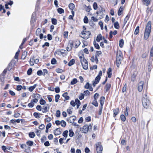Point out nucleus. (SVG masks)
<instances>
[{"label": "nucleus", "instance_id": "1", "mask_svg": "<svg viewBox=\"0 0 153 153\" xmlns=\"http://www.w3.org/2000/svg\"><path fill=\"white\" fill-rule=\"evenodd\" d=\"M151 22H149L146 26L144 34V39L145 40H147L151 32Z\"/></svg>", "mask_w": 153, "mask_h": 153}, {"label": "nucleus", "instance_id": "2", "mask_svg": "<svg viewBox=\"0 0 153 153\" xmlns=\"http://www.w3.org/2000/svg\"><path fill=\"white\" fill-rule=\"evenodd\" d=\"M79 58L83 68L85 70H87L88 68L87 61L83 56H79Z\"/></svg>", "mask_w": 153, "mask_h": 153}, {"label": "nucleus", "instance_id": "3", "mask_svg": "<svg viewBox=\"0 0 153 153\" xmlns=\"http://www.w3.org/2000/svg\"><path fill=\"white\" fill-rule=\"evenodd\" d=\"M105 10L101 7L100 10L97 11L96 13L97 16L98 17L99 19H102L105 16Z\"/></svg>", "mask_w": 153, "mask_h": 153}, {"label": "nucleus", "instance_id": "4", "mask_svg": "<svg viewBox=\"0 0 153 153\" xmlns=\"http://www.w3.org/2000/svg\"><path fill=\"white\" fill-rule=\"evenodd\" d=\"M92 126L91 124L85 125H84L81 130V131L83 133H86L88 131L91 129Z\"/></svg>", "mask_w": 153, "mask_h": 153}, {"label": "nucleus", "instance_id": "5", "mask_svg": "<svg viewBox=\"0 0 153 153\" xmlns=\"http://www.w3.org/2000/svg\"><path fill=\"white\" fill-rule=\"evenodd\" d=\"M142 103L143 106L145 108H147L150 104L149 100L144 97L142 98Z\"/></svg>", "mask_w": 153, "mask_h": 153}, {"label": "nucleus", "instance_id": "6", "mask_svg": "<svg viewBox=\"0 0 153 153\" xmlns=\"http://www.w3.org/2000/svg\"><path fill=\"white\" fill-rule=\"evenodd\" d=\"M95 146L97 153H102L103 150L102 146L100 143H97Z\"/></svg>", "mask_w": 153, "mask_h": 153}, {"label": "nucleus", "instance_id": "7", "mask_svg": "<svg viewBox=\"0 0 153 153\" xmlns=\"http://www.w3.org/2000/svg\"><path fill=\"white\" fill-rule=\"evenodd\" d=\"M91 33L90 31L83 30L82 32V37L85 39H87L89 37Z\"/></svg>", "mask_w": 153, "mask_h": 153}, {"label": "nucleus", "instance_id": "8", "mask_svg": "<svg viewBox=\"0 0 153 153\" xmlns=\"http://www.w3.org/2000/svg\"><path fill=\"white\" fill-rule=\"evenodd\" d=\"M49 106L48 104H46L44 105L42 108V112L43 113L48 112L49 109Z\"/></svg>", "mask_w": 153, "mask_h": 153}, {"label": "nucleus", "instance_id": "9", "mask_svg": "<svg viewBox=\"0 0 153 153\" xmlns=\"http://www.w3.org/2000/svg\"><path fill=\"white\" fill-rule=\"evenodd\" d=\"M144 82H140L138 84V90L139 92H141L143 88Z\"/></svg>", "mask_w": 153, "mask_h": 153}, {"label": "nucleus", "instance_id": "10", "mask_svg": "<svg viewBox=\"0 0 153 153\" xmlns=\"http://www.w3.org/2000/svg\"><path fill=\"white\" fill-rule=\"evenodd\" d=\"M100 78V77H99V76H96L95 80L93 81V86H95L96 84H97L99 82Z\"/></svg>", "mask_w": 153, "mask_h": 153}, {"label": "nucleus", "instance_id": "11", "mask_svg": "<svg viewBox=\"0 0 153 153\" xmlns=\"http://www.w3.org/2000/svg\"><path fill=\"white\" fill-rule=\"evenodd\" d=\"M55 135H58L61 134V132L59 128H57L53 132Z\"/></svg>", "mask_w": 153, "mask_h": 153}, {"label": "nucleus", "instance_id": "12", "mask_svg": "<svg viewBox=\"0 0 153 153\" xmlns=\"http://www.w3.org/2000/svg\"><path fill=\"white\" fill-rule=\"evenodd\" d=\"M91 61L93 62H95L96 64L98 63V60L97 57L95 56V57L93 56L91 57Z\"/></svg>", "mask_w": 153, "mask_h": 153}, {"label": "nucleus", "instance_id": "13", "mask_svg": "<svg viewBox=\"0 0 153 153\" xmlns=\"http://www.w3.org/2000/svg\"><path fill=\"white\" fill-rule=\"evenodd\" d=\"M117 33V30H115L114 32L112 31H111L109 33V37L110 38H112L113 36L112 34L114 35H116Z\"/></svg>", "mask_w": 153, "mask_h": 153}, {"label": "nucleus", "instance_id": "14", "mask_svg": "<svg viewBox=\"0 0 153 153\" xmlns=\"http://www.w3.org/2000/svg\"><path fill=\"white\" fill-rule=\"evenodd\" d=\"M105 99V98L104 97H101L100 101V103L101 105L100 106H103L104 103Z\"/></svg>", "mask_w": 153, "mask_h": 153}, {"label": "nucleus", "instance_id": "15", "mask_svg": "<svg viewBox=\"0 0 153 153\" xmlns=\"http://www.w3.org/2000/svg\"><path fill=\"white\" fill-rule=\"evenodd\" d=\"M62 96L65 98V100H68L70 98L69 97L68 95V93L67 92L63 94Z\"/></svg>", "mask_w": 153, "mask_h": 153}, {"label": "nucleus", "instance_id": "16", "mask_svg": "<svg viewBox=\"0 0 153 153\" xmlns=\"http://www.w3.org/2000/svg\"><path fill=\"white\" fill-rule=\"evenodd\" d=\"M114 111V117H115L116 115L119 113V108H117L115 109H114L113 111Z\"/></svg>", "mask_w": 153, "mask_h": 153}, {"label": "nucleus", "instance_id": "17", "mask_svg": "<svg viewBox=\"0 0 153 153\" xmlns=\"http://www.w3.org/2000/svg\"><path fill=\"white\" fill-rule=\"evenodd\" d=\"M37 86V84H34L33 86H30L29 88V90L30 92H32Z\"/></svg>", "mask_w": 153, "mask_h": 153}, {"label": "nucleus", "instance_id": "18", "mask_svg": "<svg viewBox=\"0 0 153 153\" xmlns=\"http://www.w3.org/2000/svg\"><path fill=\"white\" fill-rule=\"evenodd\" d=\"M75 104L77 105V108H79V106L81 105V102L78 99H76L75 100Z\"/></svg>", "mask_w": 153, "mask_h": 153}, {"label": "nucleus", "instance_id": "19", "mask_svg": "<svg viewBox=\"0 0 153 153\" xmlns=\"http://www.w3.org/2000/svg\"><path fill=\"white\" fill-rule=\"evenodd\" d=\"M107 74L108 75V76L109 78H111V68H109L108 69V71H107Z\"/></svg>", "mask_w": 153, "mask_h": 153}, {"label": "nucleus", "instance_id": "20", "mask_svg": "<svg viewBox=\"0 0 153 153\" xmlns=\"http://www.w3.org/2000/svg\"><path fill=\"white\" fill-rule=\"evenodd\" d=\"M27 52L26 51H24L23 53V54L21 56V58L22 59H24L26 56H27Z\"/></svg>", "mask_w": 153, "mask_h": 153}, {"label": "nucleus", "instance_id": "21", "mask_svg": "<svg viewBox=\"0 0 153 153\" xmlns=\"http://www.w3.org/2000/svg\"><path fill=\"white\" fill-rule=\"evenodd\" d=\"M122 59H120L118 57H117L116 59V65L118 67L119 65L121 63V61Z\"/></svg>", "mask_w": 153, "mask_h": 153}, {"label": "nucleus", "instance_id": "22", "mask_svg": "<svg viewBox=\"0 0 153 153\" xmlns=\"http://www.w3.org/2000/svg\"><path fill=\"white\" fill-rule=\"evenodd\" d=\"M102 40V37L101 34H99L97 36L96 40L99 42L101 40Z\"/></svg>", "mask_w": 153, "mask_h": 153}, {"label": "nucleus", "instance_id": "23", "mask_svg": "<svg viewBox=\"0 0 153 153\" xmlns=\"http://www.w3.org/2000/svg\"><path fill=\"white\" fill-rule=\"evenodd\" d=\"M114 27L115 28L118 29L120 28V25L118 22H116L114 24Z\"/></svg>", "mask_w": 153, "mask_h": 153}, {"label": "nucleus", "instance_id": "24", "mask_svg": "<svg viewBox=\"0 0 153 153\" xmlns=\"http://www.w3.org/2000/svg\"><path fill=\"white\" fill-rule=\"evenodd\" d=\"M75 62V60L72 59L69 62L68 64V65L69 66H70L74 64Z\"/></svg>", "mask_w": 153, "mask_h": 153}, {"label": "nucleus", "instance_id": "25", "mask_svg": "<svg viewBox=\"0 0 153 153\" xmlns=\"http://www.w3.org/2000/svg\"><path fill=\"white\" fill-rule=\"evenodd\" d=\"M68 6L69 8L71 10H73L75 7L74 4L72 3L70 4Z\"/></svg>", "mask_w": 153, "mask_h": 153}, {"label": "nucleus", "instance_id": "26", "mask_svg": "<svg viewBox=\"0 0 153 153\" xmlns=\"http://www.w3.org/2000/svg\"><path fill=\"white\" fill-rule=\"evenodd\" d=\"M123 44H124L123 40V39H120L119 41V46L120 48H122L123 46Z\"/></svg>", "mask_w": 153, "mask_h": 153}, {"label": "nucleus", "instance_id": "27", "mask_svg": "<svg viewBox=\"0 0 153 153\" xmlns=\"http://www.w3.org/2000/svg\"><path fill=\"white\" fill-rule=\"evenodd\" d=\"M111 87V85L110 83H107L105 85V90L107 91H108Z\"/></svg>", "mask_w": 153, "mask_h": 153}, {"label": "nucleus", "instance_id": "28", "mask_svg": "<svg viewBox=\"0 0 153 153\" xmlns=\"http://www.w3.org/2000/svg\"><path fill=\"white\" fill-rule=\"evenodd\" d=\"M77 80L76 79V78H74L71 81V84L72 85H74L76 83H77Z\"/></svg>", "mask_w": 153, "mask_h": 153}, {"label": "nucleus", "instance_id": "29", "mask_svg": "<svg viewBox=\"0 0 153 153\" xmlns=\"http://www.w3.org/2000/svg\"><path fill=\"white\" fill-rule=\"evenodd\" d=\"M94 45L95 48H96L97 49H100V47L99 44L98 43H97L96 41H94Z\"/></svg>", "mask_w": 153, "mask_h": 153}, {"label": "nucleus", "instance_id": "30", "mask_svg": "<svg viewBox=\"0 0 153 153\" xmlns=\"http://www.w3.org/2000/svg\"><path fill=\"white\" fill-rule=\"evenodd\" d=\"M35 63V59L34 58H32L30 59V65H33Z\"/></svg>", "mask_w": 153, "mask_h": 153}, {"label": "nucleus", "instance_id": "31", "mask_svg": "<svg viewBox=\"0 0 153 153\" xmlns=\"http://www.w3.org/2000/svg\"><path fill=\"white\" fill-rule=\"evenodd\" d=\"M41 32V30L40 28H38L36 30V34L37 36H38Z\"/></svg>", "mask_w": 153, "mask_h": 153}, {"label": "nucleus", "instance_id": "32", "mask_svg": "<svg viewBox=\"0 0 153 153\" xmlns=\"http://www.w3.org/2000/svg\"><path fill=\"white\" fill-rule=\"evenodd\" d=\"M122 54L120 51L117 52V57H118L119 58H120V59H122Z\"/></svg>", "mask_w": 153, "mask_h": 153}, {"label": "nucleus", "instance_id": "33", "mask_svg": "<svg viewBox=\"0 0 153 153\" xmlns=\"http://www.w3.org/2000/svg\"><path fill=\"white\" fill-rule=\"evenodd\" d=\"M121 120L123 121L124 122L126 120L125 116L123 114H122L120 116Z\"/></svg>", "mask_w": 153, "mask_h": 153}, {"label": "nucleus", "instance_id": "34", "mask_svg": "<svg viewBox=\"0 0 153 153\" xmlns=\"http://www.w3.org/2000/svg\"><path fill=\"white\" fill-rule=\"evenodd\" d=\"M40 104L41 105H44L46 103V101L42 98H41L40 100Z\"/></svg>", "mask_w": 153, "mask_h": 153}, {"label": "nucleus", "instance_id": "35", "mask_svg": "<svg viewBox=\"0 0 153 153\" xmlns=\"http://www.w3.org/2000/svg\"><path fill=\"white\" fill-rule=\"evenodd\" d=\"M102 55V52L100 51H96V54L95 55L97 57L98 56H101Z\"/></svg>", "mask_w": 153, "mask_h": 153}, {"label": "nucleus", "instance_id": "36", "mask_svg": "<svg viewBox=\"0 0 153 153\" xmlns=\"http://www.w3.org/2000/svg\"><path fill=\"white\" fill-rule=\"evenodd\" d=\"M123 10V8L121 7H120L119 10L118 11L117 14L118 15L120 16L122 14V12Z\"/></svg>", "mask_w": 153, "mask_h": 153}, {"label": "nucleus", "instance_id": "37", "mask_svg": "<svg viewBox=\"0 0 153 153\" xmlns=\"http://www.w3.org/2000/svg\"><path fill=\"white\" fill-rule=\"evenodd\" d=\"M90 94V92L88 90L85 91H84V94L85 96H89Z\"/></svg>", "mask_w": 153, "mask_h": 153}, {"label": "nucleus", "instance_id": "38", "mask_svg": "<svg viewBox=\"0 0 153 153\" xmlns=\"http://www.w3.org/2000/svg\"><path fill=\"white\" fill-rule=\"evenodd\" d=\"M57 11L60 14H62L64 12V10L62 8H59L57 9Z\"/></svg>", "mask_w": 153, "mask_h": 153}, {"label": "nucleus", "instance_id": "39", "mask_svg": "<svg viewBox=\"0 0 153 153\" xmlns=\"http://www.w3.org/2000/svg\"><path fill=\"white\" fill-rule=\"evenodd\" d=\"M27 144L30 146H32L33 145V142L32 141H28L27 142Z\"/></svg>", "mask_w": 153, "mask_h": 153}, {"label": "nucleus", "instance_id": "40", "mask_svg": "<svg viewBox=\"0 0 153 153\" xmlns=\"http://www.w3.org/2000/svg\"><path fill=\"white\" fill-rule=\"evenodd\" d=\"M51 22L53 25H56L57 24V20L55 19L52 18L51 19Z\"/></svg>", "mask_w": 153, "mask_h": 153}, {"label": "nucleus", "instance_id": "41", "mask_svg": "<svg viewBox=\"0 0 153 153\" xmlns=\"http://www.w3.org/2000/svg\"><path fill=\"white\" fill-rule=\"evenodd\" d=\"M139 26H137L135 29V30L134 31V34H135V35H137V34H138V33H139Z\"/></svg>", "mask_w": 153, "mask_h": 153}, {"label": "nucleus", "instance_id": "42", "mask_svg": "<svg viewBox=\"0 0 153 153\" xmlns=\"http://www.w3.org/2000/svg\"><path fill=\"white\" fill-rule=\"evenodd\" d=\"M68 131L67 130H66L64 131L62 135L63 136L66 138L68 137Z\"/></svg>", "mask_w": 153, "mask_h": 153}, {"label": "nucleus", "instance_id": "43", "mask_svg": "<svg viewBox=\"0 0 153 153\" xmlns=\"http://www.w3.org/2000/svg\"><path fill=\"white\" fill-rule=\"evenodd\" d=\"M103 108V106H100L99 108L98 111V114L99 115H101L102 113V110Z\"/></svg>", "mask_w": 153, "mask_h": 153}, {"label": "nucleus", "instance_id": "44", "mask_svg": "<svg viewBox=\"0 0 153 153\" xmlns=\"http://www.w3.org/2000/svg\"><path fill=\"white\" fill-rule=\"evenodd\" d=\"M84 94L83 93H81L79 96V99L81 100L84 98Z\"/></svg>", "mask_w": 153, "mask_h": 153}, {"label": "nucleus", "instance_id": "45", "mask_svg": "<svg viewBox=\"0 0 153 153\" xmlns=\"http://www.w3.org/2000/svg\"><path fill=\"white\" fill-rule=\"evenodd\" d=\"M66 123L64 121L62 120L61 121V126L63 127H65L66 126Z\"/></svg>", "mask_w": 153, "mask_h": 153}, {"label": "nucleus", "instance_id": "46", "mask_svg": "<svg viewBox=\"0 0 153 153\" xmlns=\"http://www.w3.org/2000/svg\"><path fill=\"white\" fill-rule=\"evenodd\" d=\"M86 7L85 8V10L87 12H89L91 10V7L90 6H85Z\"/></svg>", "mask_w": 153, "mask_h": 153}, {"label": "nucleus", "instance_id": "47", "mask_svg": "<svg viewBox=\"0 0 153 153\" xmlns=\"http://www.w3.org/2000/svg\"><path fill=\"white\" fill-rule=\"evenodd\" d=\"M96 100H94L92 102V104L94 105L96 107H97L98 106V103Z\"/></svg>", "mask_w": 153, "mask_h": 153}, {"label": "nucleus", "instance_id": "48", "mask_svg": "<svg viewBox=\"0 0 153 153\" xmlns=\"http://www.w3.org/2000/svg\"><path fill=\"white\" fill-rule=\"evenodd\" d=\"M93 6L94 9L95 10H96L98 8L97 4V3L95 2L93 3Z\"/></svg>", "mask_w": 153, "mask_h": 153}, {"label": "nucleus", "instance_id": "49", "mask_svg": "<svg viewBox=\"0 0 153 153\" xmlns=\"http://www.w3.org/2000/svg\"><path fill=\"white\" fill-rule=\"evenodd\" d=\"M29 136L31 138H33L35 136V134L33 132L29 133Z\"/></svg>", "mask_w": 153, "mask_h": 153}, {"label": "nucleus", "instance_id": "50", "mask_svg": "<svg viewBox=\"0 0 153 153\" xmlns=\"http://www.w3.org/2000/svg\"><path fill=\"white\" fill-rule=\"evenodd\" d=\"M19 52H20V50H18V51L16 53V54L15 56V59H18V56L19 54Z\"/></svg>", "mask_w": 153, "mask_h": 153}, {"label": "nucleus", "instance_id": "51", "mask_svg": "<svg viewBox=\"0 0 153 153\" xmlns=\"http://www.w3.org/2000/svg\"><path fill=\"white\" fill-rule=\"evenodd\" d=\"M51 63L53 65L56 64V60L55 58H53L51 60Z\"/></svg>", "mask_w": 153, "mask_h": 153}, {"label": "nucleus", "instance_id": "52", "mask_svg": "<svg viewBox=\"0 0 153 153\" xmlns=\"http://www.w3.org/2000/svg\"><path fill=\"white\" fill-rule=\"evenodd\" d=\"M84 22L85 23H87L88 22V19L87 16H85L83 19Z\"/></svg>", "mask_w": 153, "mask_h": 153}, {"label": "nucleus", "instance_id": "53", "mask_svg": "<svg viewBox=\"0 0 153 153\" xmlns=\"http://www.w3.org/2000/svg\"><path fill=\"white\" fill-rule=\"evenodd\" d=\"M34 102H31L28 104V106L30 108H32L34 106Z\"/></svg>", "mask_w": 153, "mask_h": 153}, {"label": "nucleus", "instance_id": "54", "mask_svg": "<svg viewBox=\"0 0 153 153\" xmlns=\"http://www.w3.org/2000/svg\"><path fill=\"white\" fill-rule=\"evenodd\" d=\"M124 114L126 116H127L128 114V110L127 107L126 108V109L124 112Z\"/></svg>", "mask_w": 153, "mask_h": 153}, {"label": "nucleus", "instance_id": "55", "mask_svg": "<svg viewBox=\"0 0 153 153\" xmlns=\"http://www.w3.org/2000/svg\"><path fill=\"white\" fill-rule=\"evenodd\" d=\"M152 11L149 8H147L146 10V13L148 15L151 14Z\"/></svg>", "mask_w": 153, "mask_h": 153}, {"label": "nucleus", "instance_id": "56", "mask_svg": "<svg viewBox=\"0 0 153 153\" xmlns=\"http://www.w3.org/2000/svg\"><path fill=\"white\" fill-rule=\"evenodd\" d=\"M56 71L58 73H62L64 72V71L63 70H62V69H59V68H57V69H56Z\"/></svg>", "mask_w": 153, "mask_h": 153}, {"label": "nucleus", "instance_id": "57", "mask_svg": "<svg viewBox=\"0 0 153 153\" xmlns=\"http://www.w3.org/2000/svg\"><path fill=\"white\" fill-rule=\"evenodd\" d=\"M60 97V96L59 94H56L55 96V102H58V100Z\"/></svg>", "mask_w": 153, "mask_h": 153}, {"label": "nucleus", "instance_id": "58", "mask_svg": "<svg viewBox=\"0 0 153 153\" xmlns=\"http://www.w3.org/2000/svg\"><path fill=\"white\" fill-rule=\"evenodd\" d=\"M34 97H35V98L37 100L40 97V95L39 94H36L35 95H34Z\"/></svg>", "mask_w": 153, "mask_h": 153}, {"label": "nucleus", "instance_id": "59", "mask_svg": "<svg viewBox=\"0 0 153 153\" xmlns=\"http://www.w3.org/2000/svg\"><path fill=\"white\" fill-rule=\"evenodd\" d=\"M2 149L3 150L4 152L6 153L8 152V151L7 150V148L5 146H3L1 147Z\"/></svg>", "mask_w": 153, "mask_h": 153}, {"label": "nucleus", "instance_id": "60", "mask_svg": "<svg viewBox=\"0 0 153 153\" xmlns=\"http://www.w3.org/2000/svg\"><path fill=\"white\" fill-rule=\"evenodd\" d=\"M33 116L36 118H38L40 117L39 116V114L37 112H34L33 113Z\"/></svg>", "mask_w": 153, "mask_h": 153}, {"label": "nucleus", "instance_id": "61", "mask_svg": "<svg viewBox=\"0 0 153 153\" xmlns=\"http://www.w3.org/2000/svg\"><path fill=\"white\" fill-rule=\"evenodd\" d=\"M69 136L70 137H73L74 135V133L73 131L71 130H70L69 131Z\"/></svg>", "mask_w": 153, "mask_h": 153}, {"label": "nucleus", "instance_id": "62", "mask_svg": "<svg viewBox=\"0 0 153 153\" xmlns=\"http://www.w3.org/2000/svg\"><path fill=\"white\" fill-rule=\"evenodd\" d=\"M55 92L56 93H59L60 91V89L59 87H56L55 89Z\"/></svg>", "mask_w": 153, "mask_h": 153}, {"label": "nucleus", "instance_id": "63", "mask_svg": "<svg viewBox=\"0 0 153 153\" xmlns=\"http://www.w3.org/2000/svg\"><path fill=\"white\" fill-rule=\"evenodd\" d=\"M37 74L39 76L43 75V72L41 70H40L37 71Z\"/></svg>", "mask_w": 153, "mask_h": 153}, {"label": "nucleus", "instance_id": "64", "mask_svg": "<svg viewBox=\"0 0 153 153\" xmlns=\"http://www.w3.org/2000/svg\"><path fill=\"white\" fill-rule=\"evenodd\" d=\"M60 115V112L59 110H57L56 111V116L57 117H59Z\"/></svg>", "mask_w": 153, "mask_h": 153}]
</instances>
